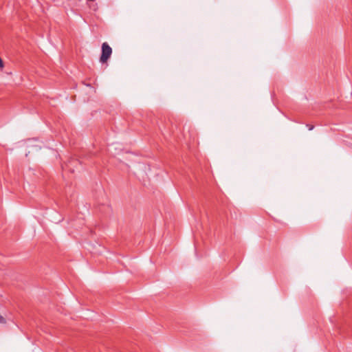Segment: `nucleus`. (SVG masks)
<instances>
[{
  "label": "nucleus",
  "mask_w": 352,
  "mask_h": 352,
  "mask_svg": "<svg viewBox=\"0 0 352 352\" xmlns=\"http://www.w3.org/2000/svg\"><path fill=\"white\" fill-rule=\"evenodd\" d=\"M307 127L308 128V129H309V131L313 130V129H314V125L309 124H307Z\"/></svg>",
  "instance_id": "nucleus-4"
},
{
  "label": "nucleus",
  "mask_w": 352,
  "mask_h": 352,
  "mask_svg": "<svg viewBox=\"0 0 352 352\" xmlns=\"http://www.w3.org/2000/svg\"><path fill=\"white\" fill-rule=\"evenodd\" d=\"M80 165V162L76 159H72L67 163H66L63 166V169L64 170H68L72 173L74 172V167H77V166Z\"/></svg>",
  "instance_id": "nucleus-2"
},
{
  "label": "nucleus",
  "mask_w": 352,
  "mask_h": 352,
  "mask_svg": "<svg viewBox=\"0 0 352 352\" xmlns=\"http://www.w3.org/2000/svg\"><path fill=\"white\" fill-rule=\"evenodd\" d=\"M3 67V62L2 59L0 58V68H2Z\"/></svg>",
  "instance_id": "nucleus-5"
},
{
  "label": "nucleus",
  "mask_w": 352,
  "mask_h": 352,
  "mask_svg": "<svg viewBox=\"0 0 352 352\" xmlns=\"http://www.w3.org/2000/svg\"><path fill=\"white\" fill-rule=\"evenodd\" d=\"M0 323H1V324L6 323V320H5V318H4L3 316H1V315H0Z\"/></svg>",
  "instance_id": "nucleus-3"
},
{
  "label": "nucleus",
  "mask_w": 352,
  "mask_h": 352,
  "mask_svg": "<svg viewBox=\"0 0 352 352\" xmlns=\"http://www.w3.org/2000/svg\"><path fill=\"white\" fill-rule=\"evenodd\" d=\"M112 54V49L107 43H103L102 44V53L100 58V61L102 63H106L110 58Z\"/></svg>",
  "instance_id": "nucleus-1"
}]
</instances>
